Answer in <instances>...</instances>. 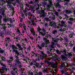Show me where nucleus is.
<instances>
[{
    "mask_svg": "<svg viewBox=\"0 0 75 75\" xmlns=\"http://www.w3.org/2000/svg\"><path fill=\"white\" fill-rule=\"evenodd\" d=\"M11 47H12V48L13 49L12 50L14 52H15L16 55H19V53L18 52L17 50H16L17 49V47L14 45H12V46H11Z\"/></svg>",
    "mask_w": 75,
    "mask_h": 75,
    "instance_id": "1",
    "label": "nucleus"
},
{
    "mask_svg": "<svg viewBox=\"0 0 75 75\" xmlns=\"http://www.w3.org/2000/svg\"><path fill=\"white\" fill-rule=\"evenodd\" d=\"M35 19V16L33 15H31L30 18V20L31 21L33 25H36V23L34 22Z\"/></svg>",
    "mask_w": 75,
    "mask_h": 75,
    "instance_id": "2",
    "label": "nucleus"
},
{
    "mask_svg": "<svg viewBox=\"0 0 75 75\" xmlns=\"http://www.w3.org/2000/svg\"><path fill=\"white\" fill-rule=\"evenodd\" d=\"M46 63L48 64V65H51L52 67H53V68H56V65H58V63L56 62V64L54 63L53 62H49L48 61H47Z\"/></svg>",
    "mask_w": 75,
    "mask_h": 75,
    "instance_id": "3",
    "label": "nucleus"
},
{
    "mask_svg": "<svg viewBox=\"0 0 75 75\" xmlns=\"http://www.w3.org/2000/svg\"><path fill=\"white\" fill-rule=\"evenodd\" d=\"M33 25L32 24H30L29 25H28L27 27H28L29 28L30 32L33 33V34L35 33V31H34V29L33 28Z\"/></svg>",
    "mask_w": 75,
    "mask_h": 75,
    "instance_id": "4",
    "label": "nucleus"
},
{
    "mask_svg": "<svg viewBox=\"0 0 75 75\" xmlns=\"http://www.w3.org/2000/svg\"><path fill=\"white\" fill-rule=\"evenodd\" d=\"M45 43H42L41 44V45L40 46L38 45L37 47L39 50H42V48L45 47Z\"/></svg>",
    "mask_w": 75,
    "mask_h": 75,
    "instance_id": "5",
    "label": "nucleus"
},
{
    "mask_svg": "<svg viewBox=\"0 0 75 75\" xmlns=\"http://www.w3.org/2000/svg\"><path fill=\"white\" fill-rule=\"evenodd\" d=\"M44 10H45V9H44L40 11L41 12L40 14H41V16H42V17L46 16L47 14V13L44 12Z\"/></svg>",
    "mask_w": 75,
    "mask_h": 75,
    "instance_id": "6",
    "label": "nucleus"
},
{
    "mask_svg": "<svg viewBox=\"0 0 75 75\" xmlns=\"http://www.w3.org/2000/svg\"><path fill=\"white\" fill-rule=\"evenodd\" d=\"M51 24L52 27L55 28V27H56V23H55V22L54 21H52L51 22Z\"/></svg>",
    "mask_w": 75,
    "mask_h": 75,
    "instance_id": "7",
    "label": "nucleus"
},
{
    "mask_svg": "<svg viewBox=\"0 0 75 75\" xmlns=\"http://www.w3.org/2000/svg\"><path fill=\"white\" fill-rule=\"evenodd\" d=\"M41 67H42V69L43 70V72H47V68H46L45 69H44V68H45V67L44 66L42 65Z\"/></svg>",
    "mask_w": 75,
    "mask_h": 75,
    "instance_id": "8",
    "label": "nucleus"
},
{
    "mask_svg": "<svg viewBox=\"0 0 75 75\" xmlns=\"http://www.w3.org/2000/svg\"><path fill=\"white\" fill-rule=\"evenodd\" d=\"M9 58L10 59V60H7V62H8V63H10V62H12L13 60V57H10Z\"/></svg>",
    "mask_w": 75,
    "mask_h": 75,
    "instance_id": "9",
    "label": "nucleus"
},
{
    "mask_svg": "<svg viewBox=\"0 0 75 75\" xmlns=\"http://www.w3.org/2000/svg\"><path fill=\"white\" fill-rule=\"evenodd\" d=\"M34 65H35L36 67H37V68H40L41 67V66H40V64L39 63H35Z\"/></svg>",
    "mask_w": 75,
    "mask_h": 75,
    "instance_id": "10",
    "label": "nucleus"
},
{
    "mask_svg": "<svg viewBox=\"0 0 75 75\" xmlns=\"http://www.w3.org/2000/svg\"><path fill=\"white\" fill-rule=\"evenodd\" d=\"M7 70V68H6L5 67H2L1 69V72H4V71Z\"/></svg>",
    "mask_w": 75,
    "mask_h": 75,
    "instance_id": "11",
    "label": "nucleus"
},
{
    "mask_svg": "<svg viewBox=\"0 0 75 75\" xmlns=\"http://www.w3.org/2000/svg\"><path fill=\"white\" fill-rule=\"evenodd\" d=\"M16 33H20L19 35H23V34L21 33V32L20 31V30L18 29V28H17V30H16Z\"/></svg>",
    "mask_w": 75,
    "mask_h": 75,
    "instance_id": "12",
    "label": "nucleus"
},
{
    "mask_svg": "<svg viewBox=\"0 0 75 75\" xmlns=\"http://www.w3.org/2000/svg\"><path fill=\"white\" fill-rule=\"evenodd\" d=\"M43 56H44V57H45V60H47V61H49V60H50V59L49 58H46V57H47V54H44V53L43 54Z\"/></svg>",
    "mask_w": 75,
    "mask_h": 75,
    "instance_id": "13",
    "label": "nucleus"
},
{
    "mask_svg": "<svg viewBox=\"0 0 75 75\" xmlns=\"http://www.w3.org/2000/svg\"><path fill=\"white\" fill-rule=\"evenodd\" d=\"M61 57L62 59H64V60H67V57H65V56L63 55H61Z\"/></svg>",
    "mask_w": 75,
    "mask_h": 75,
    "instance_id": "14",
    "label": "nucleus"
},
{
    "mask_svg": "<svg viewBox=\"0 0 75 75\" xmlns=\"http://www.w3.org/2000/svg\"><path fill=\"white\" fill-rule=\"evenodd\" d=\"M27 51L28 52L31 51V46H29V47L27 48Z\"/></svg>",
    "mask_w": 75,
    "mask_h": 75,
    "instance_id": "15",
    "label": "nucleus"
},
{
    "mask_svg": "<svg viewBox=\"0 0 75 75\" xmlns=\"http://www.w3.org/2000/svg\"><path fill=\"white\" fill-rule=\"evenodd\" d=\"M66 65H67V63H63L62 64L61 67L63 68L64 67H66Z\"/></svg>",
    "mask_w": 75,
    "mask_h": 75,
    "instance_id": "16",
    "label": "nucleus"
},
{
    "mask_svg": "<svg viewBox=\"0 0 75 75\" xmlns=\"http://www.w3.org/2000/svg\"><path fill=\"white\" fill-rule=\"evenodd\" d=\"M55 14L57 17L59 18V13L58 12H57L56 11H55Z\"/></svg>",
    "mask_w": 75,
    "mask_h": 75,
    "instance_id": "17",
    "label": "nucleus"
},
{
    "mask_svg": "<svg viewBox=\"0 0 75 75\" xmlns=\"http://www.w3.org/2000/svg\"><path fill=\"white\" fill-rule=\"evenodd\" d=\"M66 13H67V14H71V13H72V11L70 10H67L66 11Z\"/></svg>",
    "mask_w": 75,
    "mask_h": 75,
    "instance_id": "18",
    "label": "nucleus"
},
{
    "mask_svg": "<svg viewBox=\"0 0 75 75\" xmlns=\"http://www.w3.org/2000/svg\"><path fill=\"white\" fill-rule=\"evenodd\" d=\"M20 60L19 59H16L15 60V62H16V63H17L18 64H20L21 63L20 62Z\"/></svg>",
    "mask_w": 75,
    "mask_h": 75,
    "instance_id": "19",
    "label": "nucleus"
},
{
    "mask_svg": "<svg viewBox=\"0 0 75 75\" xmlns=\"http://www.w3.org/2000/svg\"><path fill=\"white\" fill-rule=\"evenodd\" d=\"M53 48L52 47H50V51L51 52H54L55 51V49H53Z\"/></svg>",
    "mask_w": 75,
    "mask_h": 75,
    "instance_id": "20",
    "label": "nucleus"
},
{
    "mask_svg": "<svg viewBox=\"0 0 75 75\" xmlns=\"http://www.w3.org/2000/svg\"><path fill=\"white\" fill-rule=\"evenodd\" d=\"M39 33V34H40V35H42V36H44V35H45V33H43L42 32H40Z\"/></svg>",
    "mask_w": 75,
    "mask_h": 75,
    "instance_id": "21",
    "label": "nucleus"
},
{
    "mask_svg": "<svg viewBox=\"0 0 75 75\" xmlns=\"http://www.w3.org/2000/svg\"><path fill=\"white\" fill-rule=\"evenodd\" d=\"M1 58L2 60L3 61H6V59L5 58V57H4L2 56H1Z\"/></svg>",
    "mask_w": 75,
    "mask_h": 75,
    "instance_id": "22",
    "label": "nucleus"
},
{
    "mask_svg": "<svg viewBox=\"0 0 75 75\" xmlns=\"http://www.w3.org/2000/svg\"><path fill=\"white\" fill-rule=\"evenodd\" d=\"M57 33V31L56 30H54L52 31V34H54V35H55Z\"/></svg>",
    "mask_w": 75,
    "mask_h": 75,
    "instance_id": "23",
    "label": "nucleus"
},
{
    "mask_svg": "<svg viewBox=\"0 0 75 75\" xmlns=\"http://www.w3.org/2000/svg\"><path fill=\"white\" fill-rule=\"evenodd\" d=\"M6 41H8V42H10L11 41L10 38L9 37H6Z\"/></svg>",
    "mask_w": 75,
    "mask_h": 75,
    "instance_id": "24",
    "label": "nucleus"
},
{
    "mask_svg": "<svg viewBox=\"0 0 75 75\" xmlns=\"http://www.w3.org/2000/svg\"><path fill=\"white\" fill-rule=\"evenodd\" d=\"M52 41H54V42H58L57 40L56 39H55V38H52Z\"/></svg>",
    "mask_w": 75,
    "mask_h": 75,
    "instance_id": "25",
    "label": "nucleus"
},
{
    "mask_svg": "<svg viewBox=\"0 0 75 75\" xmlns=\"http://www.w3.org/2000/svg\"><path fill=\"white\" fill-rule=\"evenodd\" d=\"M8 21L9 20L10 23L11 24L13 23V19H11V18H8Z\"/></svg>",
    "mask_w": 75,
    "mask_h": 75,
    "instance_id": "26",
    "label": "nucleus"
},
{
    "mask_svg": "<svg viewBox=\"0 0 75 75\" xmlns=\"http://www.w3.org/2000/svg\"><path fill=\"white\" fill-rule=\"evenodd\" d=\"M3 21H4V22H7V21H8V18H3Z\"/></svg>",
    "mask_w": 75,
    "mask_h": 75,
    "instance_id": "27",
    "label": "nucleus"
},
{
    "mask_svg": "<svg viewBox=\"0 0 75 75\" xmlns=\"http://www.w3.org/2000/svg\"><path fill=\"white\" fill-rule=\"evenodd\" d=\"M40 58V59H44V57L42 55H40L39 56Z\"/></svg>",
    "mask_w": 75,
    "mask_h": 75,
    "instance_id": "28",
    "label": "nucleus"
},
{
    "mask_svg": "<svg viewBox=\"0 0 75 75\" xmlns=\"http://www.w3.org/2000/svg\"><path fill=\"white\" fill-rule=\"evenodd\" d=\"M61 23L63 25H64V26H66V25L65 24V21H62Z\"/></svg>",
    "mask_w": 75,
    "mask_h": 75,
    "instance_id": "29",
    "label": "nucleus"
},
{
    "mask_svg": "<svg viewBox=\"0 0 75 75\" xmlns=\"http://www.w3.org/2000/svg\"><path fill=\"white\" fill-rule=\"evenodd\" d=\"M37 30L38 31L39 33H40V31H41V28H40V27H38V28H37Z\"/></svg>",
    "mask_w": 75,
    "mask_h": 75,
    "instance_id": "30",
    "label": "nucleus"
},
{
    "mask_svg": "<svg viewBox=\"0 0 75 75\" xmlns=\"http://www.w3.org/2000/svg\"><path fill=\"white\" fill-rule=\"evenodd\" d=\"M20 55V53H19V55H18V54H16V55H15V58L16 59H19L18 58H19V57H18Z\"/></svg>",
    "mask_w": 75,
    "mask_h": 75,
    "instance_id": "31",
    "label": "nucleus"
},
{
    "mask_svg": "<svg viewBox=\"0 0 75 75\" xmlns=\"http://www.w3.org/2000/svg\"><path fill=\"white\" fill-rule=\"evenodd\" d=\"M61 52L63 54H66V50H64L63 51H62Z\"/></svg>",
    "mask_w": 75,
    "mask_h": 75,
    "instance_id": "32",
    "label": "nucleus"
},
{
    "mask_svg": "<svg viewBox=\"0 0 75 75\" xmlns=\"http://www.w3.org/2000/svg\"><path fill=\"white\" fill-rule=\"evenodd\" d=\"M52 71H53L54 72H57V71L55 69H54V70H52V69L50 70V72H52Z\"/></svg>",
    "mask_w": 75,
    "mask_h": 75,
    "instance_id": "33",
    "label": "nucleus"
},
{
    "mask_svg": "<svg viewBox=\"0 0 75 75\" xmlns=\"http://www.w3.org/2000/svg\"><path fill=\"white\" fill-rule=\"evenodd\" d=\"M23 29H24V30H26V26H25V24L23 23Z\"/></svg>",
    "mask_w": 75,
    "mask_h": 75,
    "instance_id": "34",
    "label": "nucleus"
},
{
    "mask_svg": "<svg viewBox=\"0 0 75 75\" xmlns=\"http://www.w3.org/2000/svg\"><path fill=\"white\" fill-rule=\"evenodd\" d=\"M52 20H55V15H53L52 16Z\"/></svg>",
    "mask_w": 75,
    "mask_h": 75,
    "instance_id": "35",
    "label": "nucleus"
},
{
    "mask_svg": "<svg viewBox=\"0 0 75 75\" xmlns=\"http://www.w3.org/2000/svg\"><path fill=\"white\" fill-rule=\"evenodd\" d=\"M32 56L35 57H37V54L35 53H34V54H33Z\"/></svg>",
    "mask_w": 75,
    "mask_h": 75,
    "instance_id": "36",
    "label": "nucleus"
},
{
    "mask_svg": "<svg viewBox=\"0 0 75 75\" xmlns=\"http://www.w3.org/2000/svg\"><path fill=\"white\" fill-rule=\"evenodd\" d=\"M19 26L21 28H22L23 27V24L21 23H20L19 24Z\"/></svg>",
    "mask_w": 75,
    "mask_h": 75,
    "instance_id": "37",
    "label": "nucleus"
},
{
    "mask_svg": "<svg viewBox=\"0 0 75 75\" xmlns=\"http://www.w3.org/2000/svg\"><path fill=\"white\" fill-rule=\"evenodd\" d=\"M20 39H21V38L17 36L16 38V40H20Z\"/></svg>",
    "mask_w": 75,
    "mask_h": 75,
    "instance_id": "38",
    "label": "nucleus"
},
{
    "mask_svg": "<svg viewBox=\"0 0 75 75\" xmlns=\"http://www.w3.org/2000/svg\"><path fill=\"white\" fill-rule=\"evenodd\" d=\"M19 48H21V45L19 43H18L16 45Z\"/></svg>",
    "mask_w": 75,
    "mask_h": 75,
    "instance_id": "39",
    "label": "nucleus"
},
{
    "mask_svg": "<svg viewBox=\"0 0 75 75\" xmlns=\"http://www.w3.org/2000/svg\"><path fill=\"white\" fill-rule=\"evenodd\" d=\"M23 48L21 47H19V48L18 49V51H23Z\"/></svg>",
    "mask_w": 75,
    "mask_h": 75,
    "instance_id": "40",
    "label": "nucleus"
},
{
    "mask_svg": "<svg viewBox=\"0 0 75 75\" xmlns=\"http://www.w3.org/2000/svg\"><path fill=\"white\" fill-rule=\"evenodd\" d=\"M61 72L62 74H65V73H66V71H64L62 70H61Z\"/></svg>",
    "mask_w": 75,
    "mask_h": 75,
    "instance_id": "41",
    "label": "nucleus"
},
{
    "mask_svg": "<svg viewBox=\"0 0 75 75\" xmlns=\"http://www.w3.org/2000/svg\"><path fill=\"white\" fill-rule=\"evenodd\" d=\"M4 50H0V53L1 54L2 53H4Z\"/></svg>",
    "mask_w": 75,
    "mask_h": 75,
    "instance_id": "42",
    "label": "nucleus"
},
{
    "mask_svg": "<svg viewBox=\"0 0 75 75\" xmlns=\"http://www.w3.org/2000/svg\"><path fill=\"white\" fill-rule=\"evenodd\" d=\"M67 55H68V56H69V57H71L72 55V54H71V53H68Z\"/></svg>",
    "mask_w": 75,
    "mask_h": 75,
    "instance_id": "43",
    "label": "nucleus"
},
{
    "mask_svg": "<svg viewBox=\"0 0 75 75\" xmlns=\"http://www.w3.org/2000/svg\"><path fill=\"white\" fill-rule=\"evenodd\" d=\"M1 18H2V16H0V24L1 25H4V24H0L1 23Z\"/></svg>",
    "mask_w": 75,
    "mask_h": 75,
    "instance_id": "44",
    "label": "nucleus"
},
{
    "mask_svg": "<svg viewBox=\"0 0 75 75\" xmlns=\"http://www.w3.org/2000/svg\"><path fill=\"white\" fill-rule=\"evenodd\" d=\"M21 15L22 17H24V14L23 13V12H21Z\"/></svg>",
    "mask_w": 75,
    "mask_h": 75,
    "instance_id": "45",
    "label": "nucleus"
},
{
    "mask_svg": "<svg viewBox=\"0 0 75 75\" xmlns=\"http://www.w3.org/2000/svg\"><path fill=\"white\" fill-rule=\"evenodd\" d=\"M23 12L24 13L25 15V16H27V13H26V11H23Z\"/></svg>",
    "mask_w": 75,
    "mask_h": 75,
    "instance_id": "46",
    "label": "nucleus"
},
{
    "mask_svg": "<svg viewBox=\"0 0 75 75\" xmlns=\"http://www.w3.org/2000/svg\"><path fill=\"white\" fill-rule=\"evenodd\" d=\"M3 11V12L2 13V16H5V14L4 13V10H2Z\"/></svg>",
    "mask_w": 75,
    "mask_h": 75,
    "instance_id": "47",
    "label": "nucleus"
},
{
    "mask_svg": "<svg viewBox=\"0 0 75 75\" xmlns=\"http://www.w3.org/2000/svg\"><path fill=\"white\" fill-rule=\"evenodd\" d=\"M26 24H28V25H30V21H28L26 23Z\"/></svg>",
    "mask_w": 75,
    "mask_h": 75,
    "instance_id": "48",
    "label": "nucleus"
},
{
    "mask_svg": "<svg viewBox=\"0 0 75 75\" xmlns=\"http://www.w3.org/2000/svg\"><path fill=\"white\" fill-rule=\"evenodd\" d=\"M22 31H21L22 33V34H24V33H25V31L24 30H23V28H22Z\"/></svg>",
    "mask_w": 75,
    "mask_h": 75,
    "instance_id": "49",
    "label": "nucleus"
},
{
    "mask_svg": "<svg viewBox=\"0 0 75 75\" xmlns=\"http://www.w3.org/2000/svg\"><path fill=\"white\" fill-rule=\"evenodd\" d=\"M61 1V0H56V2L57 3H59V2Z\"/></svg>",
    "mask_w": 75,
    "mask_h": 75,
    "instance_id": "50",
    "label": "nucleus"
},
{
    "mask_svg": "<svg viewBox=\"0 0 75 75\" xmlns=\"http://www.w3.org/2000/svg\"><path fill=\"white\" fill-rule=\"evenodd\" d=\"M9 7L10 8H11L12 9L13 8V6H12L11 5H10V6H9Z\"/></svg>",
    "mask_w": 75,
    "mask_h": 75,
    "instance_id": "51",
    "label": "nucleus"
},
{
    "mask_svg": "<svg viewBox=\"0 0 75 75\" xmlns=\"http://www.w3.org/2000/svg\"><path fill=\"white\" fill-rule=\"evenodd\" d=\"M56 52H57V53L58 54H59V53H60V54H61V52H59V50H56Z\"/></svg>",
    "mask_w": 75,
    "mask_h": 75,
    "instance_id": "52",
    "label": "nucleus"
},
{
    "mask_svg": "<svg viewBox=\"0 0 75 75\" xmlns=\"http://www.w3.org/2000/svg\"><path fill=\"white\" fill-rule=\"evenodd\" d=\"M57 3L56 4V6L57 7H59V3Z\"/></svg>",
    "mask_w": 75,
    "mask_h": 75,
    "instance_id": "53",
    "label": "nucleus"
},
{
    "mask_svg": "<svg viewBox=\"0 0 75 75\" xmlns=\"http://www.w3.org/2000/svg\"><path fill=\"white\" fill-rule=\"evenodd\" d=\"M42 30L43 31V32H45L46 31V30L44 28H42Z\"/></svg>",
    "mask_w": 75,
    "mask_h": 75,
    "instance_id": "54",
    "label": "nucleus"
},
{
    "mask_svg": "<svg viewBox=\"0 0 75 75\" xmlns=\"http://www.w3.org/2000/svg\"><path fill=\"white\" fill-rule=\"evenodd\" d=\"M68 4H69V3L68 2H66L65 3L64 5L67 6V5H68Z\"/></svg>",
    "mask_w": 75,
    "mask_h": 75,
    "instance_id": "55",
    "label": "nucleus"
},
{
    "mask_svg": "<svg viewBox=\"0 0 75 75\" xmlns=\"http://www.w3.org/2000/svg\"><path fill=\"white\" fill-rule=\"evenodd\" d=\"M19 19L20 20V22H22V21H23V19L22 18H20Z\"/></svg>",
    "mask_w": 75,
    "mask_h": 75,
    "instance_id": "56",
    "label": "nucleus"
},
{
    "mask_svg": "<svg viewBox=\"0 0 75 75\" xmlns=\"http://www.w3.org/2000/svg\"><path fill=\"white\" fill-rule=\"evenodd\" d=\"M29 75H33V72H31L29 73Z\"/></svg>",
    "mask_w": 75,
    "mask_h": 75,
    "instance_id": "57",
    "label": "nucleus"
},
{
    "mask_svg": "<svg viewBox=\"0 0 75 75\" xmlns=\"http://www.w3.org/2000/svg\"><path fill=\"white\" fill-rule=\"evenodd\" d=\"M24 40L25 42H27V41H28V40H27V39L26 38H25Z\"/></svg>",
    "mask_w": 75,
    "mask_h": 75,
    "instance_id": "58",
    "label": "nucleus"
},
{
    "mask_svg": "<svg viewBox=\"0 0 75 75\" xmlns=\"http://www.w3.org/2000/svg\"><path fill=\"white\" fill-rule=\"evenodd\" d=\"M73 50L74 51V52H75V47H74L73 48Z\"/></svg>",
    "mask_w": 75,
    "mask_h": 75,
    "instance_id": "59",
    "label": "nucleus"
},
{
    "mask_svg": "<svg viewBox=\"0 0 75 75\" xmlns=\"http://www.w3.org/2000/svg\"><path fill=\"white\" fill-rule=\"evenodd\" d=\"M74 20V18H69V20L71 21H72Z\"/></svg>",
    "mask_w": 75,
    "mask_h": 75,
    "instance_id": "60",
    "label": "nucleus"
},
{
    "mask_svg": "<svg viewBox=\"0 0 75 75\" xmlns=\"http://www.w3.org/2000/svg\"><path fill=\"white\" fill-rule=\"evenodd\" d=\"M47 5V3L44 2L43 3V6H45Z\"/></svg>",
    "mask_w": 75,
    "mask_h": 75,
    "instance_id": "61",
    "label": "nucleus"
},
{
    "mask_svg": "<svg viewBox=\"0 0 75 75\" xmlns=\"http://www.w3.org/2000/svg\"><path fill=\"white\" fill-rule=\"evenodd\" d=\"M30 4H33V2L32 1V0H31L30 1Z\"/></svg>",
    "mask_w": 75,
    "mask_h": 75,
    "instance_id": "62",
    "label": "nucleus"
},
{
    "mask_svg": "<svg viewBox=\"0 0 75 75\" xmlns=\"http://www.w3.org/2000/svg\"><path fill=\"white\" fill-rule=\"evenodd\" d=\"M69 37L70 38H71V37H72V35L70 34L69 35Z\"/></svg>",
    "mask_w": 75,
    "mask_h": 75,
    "instance_id": "63",
    "label": "nucleus"
},
{
    "mask_svg": "<svg viewBox=\"0 0 75 75\" xmlns=\"http://www.w3.org/2000/svg\"><path fill=\"white\" fill-rule=\"evenodd\" d=\"M39 75H42V73L41 72H39L38 73Z\"/></svg>",
    "mask_w": 75,
    "mask_h": 75,
    "instance_id": "64",
    "label": "nucleus"
}]
</instances>
